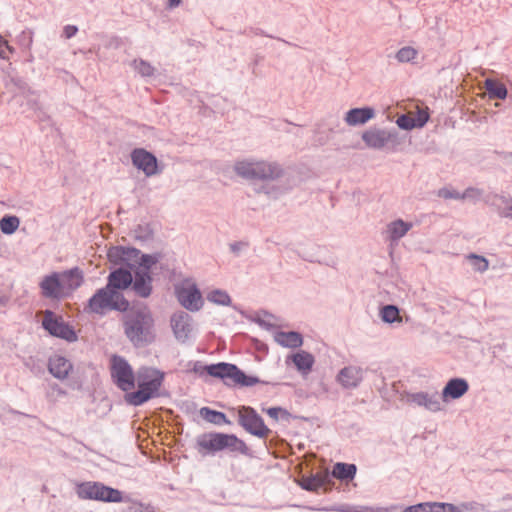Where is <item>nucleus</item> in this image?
Listing matches in <instances>:
<instances>
[{
    "label": "nucleus",
    "mask_w": 512,
    "mask_h": 512,
    "mask_svg": "<svg viewBox=\"0 0 512 512\" xmlns=\"http://www.w3.org/2000/svg\"><path fill=\"white\" fill-rule=\"evenodd\" d=\"M176 296L180 304L188 310L196 311L202 306L201 293L190 280H184L176 287Z\"/></svg>",
    "instance_id": "9b49d317"
},
{
    "label": "nucleus",
    "mask_w": 512,
    "mask_h": 512,
    "mask_svg": "<svg viewBox=\"0 0 512 512\" xmlns=\"http://www.w3.org/2000/svg\"><path fill=\"white\" fill-rule=\"evenodd\" d=\"M43 327L53 336L63 338L68 341L76 340V334L61 317H56L51 311H45Z\"/></svg>",
    "instance_id": "f8f14e48"
},
{
    "label": "nucleus",
    "mask_w": 512,
    "mask_h": 512,
    "mask_svg": "<svg viewBox=\"0 0 512 512\" xmlns=\"http://www.w3.org/2000/svg\"><path fill=\"white\" fill-rule=\"evenodd\" d=\"M484 87L487 90L489 97L492 99H505L507 97V88L504 84L493 80L486 79L484 82Z\"/></svg>",
    "instance_id": "393cba45"
},
{
    "label": "nucleus",
    "mask_w": 512,
    "mask_h": 512,
    "mask_svg": "<svg viewBox=\"0 0 512 512\" xmlns=\"http://www.w3.org/2000/svg\"><path fill=\"white\" fill-rule=\"evenodd\" d=\"M151 278L149 274L147 276L141 272H135L134 289L135 291L143 296L147 297L151 292L150 286Z\"/></svg>",
    "instance_id": "c85d7f7f"
},
{
    "label": "nucleus",
    "mask_w": 512,
    "mask_h": 512,
    "mask_svg": "<svg viewBox=\"0 0 512 512\" xmlns=\"http://www.w3.org/2000/svg\"><path fill=\"white\" fill-rule=\"evenodd\" d=\"M13 52V48L10 47L8 42L0 35V58L8 59L9 55Z\"/></svg>",
    "instance_id": "58836bf2"
},
{
    "label": "nucleus",
    "mask_w": 512,
    "mask_h": 512,
    "mask_svg": "<svg viewBox=\"0 0 512 512\" xmlns=\"http://www.w3.org/2000/svg\"><path fill=\"white\" fill-rule=\"evenodd\" d=\"M207 299L210 302H213L215 304H220V305H229V303H230L229 295L226 292L221 291V290H215V291L210 292L207 296Z\"/></svg>",
    "instance_id": "473e14b6"
},
{
    "label": "nucleus",
    "mask_w": 512,
    "mask_h": 512,
    "mask_svg": "<svg viewBox=\"0 0 512 512\" xmlns=\"http://www.w3.org/2000/svg\"><path fill=\"white\" fill-rule=\"evenodd\" d=\"M111 376L117 387L126 392L125 401L133 406L156 397L164 378L162 372L150 367L140 368L135 375L129 363L116 355L111 358Z\"/></svg>",
    "instance_id": "f257e3e1"
},
{
    "label": "nucleus",
    "mask_w": 512,
    "mask_h": 512,
    "mask_svg": "<svg viewBox=\"0 0 512 512\" xmlns=\"http://www.w3.org/2000/svg\"><path fill=\"white\" fill-rule=\"evenodd\" d=\"M469 259L473 261V266L477 271L484 272L488 269L489 264L484 257L471 254Z\"/></svg>",
    "instance_id": "c9c22d12"
},
{
    "label": "nucleus",
    "mask_w": 512,
    "mask_h": 512,
    "mask_svg": "<svg viewBox=\"0 0 512 512\" xmlns=\"http://www.w3.org/2000/svg\"><path fill=\"white\" fill-rule=\"evenodd\" d=\"M235 171L247 179H272L280 175L277 165L264 161H239L235 164Z\"/></svg>",
    "instance_id": "6e6552de"
},
{
    "label": "nucleus",
    "mask_w": 512,
    "mask_h": 512,
    "mask_svg": "<svg viewBox=\"0 0 512 512\" xmlns=\"http://www.w3.org/2000/svg\"><path fill=\"white\" fill-rule=\"evenodd\" d=\"M78 29L76 26L73 25H67L64 27V35L66 38H71L77 33Z\"/></svg>",
    "instance_id": "c03bdc74"
},
{
    "label": "nucleus",
    "mask_w": 512,
    "mask_h": 512,
    "mask_svg": "<svg viewBox=\"0 0 512 512\" xmlns=\"http://www.w3.org/2000/svg\"><path fill=\"white\" fill-rule=\"evenodd\" d=\"M288 360H291L296 369L303 375L309 374L315 363L314 356L304 350H300L297 353L290 355L287 361Z\"/></svg>",
    "instance_id": "dca6fc26"
},
{
    "label": "nucleus",
    "mask_w": 512,
    "mask_h": 512,
    "mask_svg": "<svg viewBox=\"0 0 512 512\" xmlns=\"http://www.w3.org/2000/svg\"><path fill=\"white\" fill-rule=\"evenodd\" d=\"M429 115L428 112L425 110H419L417 113V117L415 118L417 127H422L425 125V123L428 121Z\"/></svg>",
    "instance_id": "a19ab883"
},
{
    "label": "nucleus",
    "mask_w": 512,
    "mask_h": 512,
    "mask_svg": "<svg viewBox=\"0 0 512 512\" xmlns=\"http://www.w3.org/2000/svg\"><path fill=\"white\" fill-rule=\"evenodd\" d=\"M108 257L112 262L126 264L128 267L133 268L136 263L139 264V269L136 272H141L147 276L148 270L155 263L153 257L149 255H141L137 249L112 247L108 251Z\"/></svg>",
    "instance_id": "423d86ee"
},
{
    "label": "nucleus",
    "mask_w": 512,
    "mask_h": 512,
    "mask_svg": "<svg viewBox=\"0 0 512 512\" xmlns=\"http://www.w3.org/2000/svg\"><path fill=\"white\" fill-rule=\"evenodd\" d=\"M82 282V272L74 268L63 273H53L44 277L40 283V288L43 296L60 299L72 293Z\"/></svg>",
    "instance_id": "7ed1b4c3"
},
{
    "label": "nucleus",
    "mask_w": 512,
    "mask_h": 512,
    "mask_svg": "<svg viewBox=\"0 0 512 512\" xmlns=\"http://www.w3.org/2000/svg\"><path fill=\"white\" fill-rule=\"evenodd\" d=\"M362 139L368 147L380 149L388 143L390 134L384 130L371 129L362 134Z\"/></svg>",
    "instance_id": "f3484780"
},
{
    "label": "nucleus",
    "mask_w": 512,
    "mask_h": 512,
    "mask_svg": "<svg viewBox=\"0 0 512 512\" xmlns=\"http://www.w3.org/2000/svg\"><path fill=\"white\" fill-rule=\"evenodd\" d=\"M468 391V383L464 379H451L442 391L443 401L458 399Z\"/></svg>",
    "instance_id": "2eb2a0df"
},
{
    "label": "nucleus",
    "mask_w": 512,
    "mask_h": 512,
    "mask_svg": "<svg viewBox=\"0 0 512 512\" xmlns=\"http://www.w3.org/2000/svg\"><path fill=\"white\" fill-rule=\"evenodd\" d=\"M204 370L212 377L229 379L232 383L240 386H253L259 383V379L245 375L235 365L229 363H218L204 367Z\"/></svg>",
    "instance_id": "1a4fd4ad"
},
{
    "label": "nucleus",
    "mask_w": 512,
    "mask_h": 512,
    "mask_svg": "<svg viewBox=\"0 0 512 512\" xmlns=\"http://www.w3.org/2000/svg\"><path fill=\"white\" fill-rule=\"evenodd\" d=\"M266 413L273 419L277 420L280 415H285L286 411L279 407H271L266 410Z\"/></svg>",
    "instance_id": "79ce46f5"
},
{
    "label": "nucleus",
    "mask_w": 512,
    "mask_h": 512,
    "mask_svg": "<svg viewBox=\"0 0 512 512\" xmlns=\"http://www.w3.org/2000/svg\"><path fill=\"white\" fill-rule=\"evenodd\" d=\"M77 494L81 499L103 502L119 503L123 500L121 491L105 486L99 482H85L78 485Z\"/></svg>",
    "instance_id": "0eeeda50"
},
{
    "label": "nucleus",
    "mask_w": 512,
    "mask_h": 512,
    "mask_svg": "<svg viewBox=\"0 0 512 512\" xmlns=\"http://www.w3.org/2000/svg\"><path fill=\"white\" fill-rule=\"evenodd\" d=\"M182 0H169V7L173 8L178 6Z\"/></svg>",
    "instance_id": "a18cd8bd"
},
{
    "label": "nucleus",
    "mask_w": 512,
    "mask_h": 512,
    "mask_svg": "<svg viewBox=\"0 0 512 512\" xmlns=\"http://www.w3.org/2000/svg\"><path fill=\"white\" fill-rule=\"evenodd\" d=\"M135 68L143 76H151L154 72V68L144 61L135 62Z\"/></svg>",
    "instance_id": "4c0bfd02"
},
{
    "label": "nucleus",
    "mask_w": 512,
    "mask_h": 512,
    "mask_svg": "<svg viewBox=\"0 0 512 512\" xmlns=\"http://www.w3.org/2000/svg\"><path fill=\"white\" fill-rule=\"evenodd\" d=\"M381 318L384 322L393 323L401 322L402 319L399 314V309L394 305H386L381 309Z\"/></svg>",
    "instance_id": "7c9ffc66"
},
{
    "label": "nucleus",
    "mask_w": 512,
    "mask_h": 512,
    "mask_svg": "<svg viewBox=\"0 0 512 512\" xmlns=\"http://www.w3.org/2000/svg\"><path fill=\"white\" fill-rule=\"evenodd\" d=\"M129 303L123 295L110 287L99 289L89 300L90 312L103 314L107 310L126 311Z\"/></svg>",
    "instance_id": "39448f33"
},
{
    "label": "nucleus",
    "mask_w": 512,
    "mask_h": 512,
    "mask_svg": "<svg viewBox=\"0 0 512 512\" xmlns=\"http://www.w3.org/2000/svg\"><path fill=\"white\" fill-rule=\"evenodd\" d=\"M125 334L135 345L152 338L153 319L146 307L132 309L124 317Z\"/></svg>",
    "instance_id": "20e7f679"
},
{
    "label": "nucleus",
    "mask_w": 512,
    "mask_h": 512,
    "mask_svg": "<svg viewBox=\"0 0 512 512\" xmlns=\"http://www.w3.org/2000/svg\"><path fill=\"white\" fill-rule=\"evenodd\" d=\"M131 159L134 166L142 170L146 176L155 175L158 171L157 159L144 149H135L131 154Z\"/></svg>",
    "instance_id": "ddd939ff"
},
{
    "label": "nucleus",
    "mask_w": 512,
    "mask_h": 512,
    "mask_svg": "<svg viewBox=\"0 0 512 512\" xmlns=\"http://www.w3.org/2000/svg\"><path fill=\"white\" fill-rule=\"evenodd\" d=\"M201 416L207 421L221 425V424H230V421L227 419L226 415L222 412L211 410L208 407H203L200 410Z\"/></svg>",
    "instance_id": "c756f323"
},
{
    "label": "nucleus",
    "mask_w": 512,
    "mask_h": 512,
    "mask_svg": "<svg viewBox=\"0 0 512 512\" xmlns=\"http://www.w3.org/2000/svg\"><path fill=\"white\" fill-rule=\"evenodd\" d=\"M471 192H473V190H467L465 193L460 194L457 191H450L447 188H443L439 190L438 195L444 199H464L466 197H469Z\"/></svg>",
    "instance_id": "f704fd0d"
},
{
    "label": "nucleus",
    "mask_w": 512,
    "mask_h": 512,
    "mask_svg": "<svg viewBox=\"0 0 512 512\" xmlns=\"http://www.w3.org/2000/svg\"><path fill=\"white\" fill-rule=\"evenodd\" d=\"M356 466L354 464L336 463L333 466V477L340 480H352L356 474Z\"/></svg>",
    "instance_id": "bb28decb"
},
{
    "label": "nucleus",
    "mask_w": 512,
    "mask_h": 512,
    "mask_svg": "<svg viewBox=\"0 0 512 512\" xmlns=\"http://www.w3.org/2000/svg\"><path fill=\"white\" fill-rule=\"evenodd\" d=\"M361 380L362 371L357 367H345L340 371L338 375V381L344 387H355Z\"/></svg>",
    "instance_id": "aec40b11"
},
{
    "label": "nucleus",
    "mask_w": 512,
    "mask_h": 512,
    "mask_svg": "<svg viewBox=\"0 0 512 512\" xmlns=\"http://www.w3.org/2000/svg\"><path fill=\"white\" fill-rule=\"evenodd\" d=\"M20 221L16 216H5L0 220V229L5 234L14 233L19 227Z\"/></svg>",
    "instance_id": "2f4dec72"
},
{
    "label": "nucleus",
    "mask_w": 512,
    "mask_h": 512,
    "mask_svg": "<svg viewBox=\"0 0 512 512\" xmlns=\"http://www.w3.org/2000/svg\"><path fill=\"white\" fill-rule=\"evenodd\" d=\"M503 205H499L501 209V215L504 217L512 218V199L501 200Z\"/></svg>",
    "instance_id": "ea45409f"
},
{
    "label": "nucleus",
    "mask_w": 512,
    "mask_h": 512,
    "mask_svg": "<svg viewBox=\"0 0 512 512\" xmlns=\"http://www.w3.org/2000/svg\"><path fill=\"white\" fill-rule=\"evenodd\" d=\"M418 52L416 49L410 46H406L401 48L397 54L396 58L399 62H409L413 60L417 56Z\"/></svg>",
    "instance_id": "72a5a7b5"
},
{
    "label": "nucleus",
    "mask_w": 512,
    "mask_h": 512,
    "mask_svg": "<svg viewBox=\"0 0 512 512\" xmlns=\"http://www.w3.org/2000/svg\"><path fill=\"white\" fill-rule=\"evenodd\" d=\"M375 113L372 108H354L346 113L345 121L350 126L364 124L374 117Z\"/></svg>",
    "instance_id": "a211bd4d"
},
{
    "label": "nucleus",
    "mask_w": 512,
    "mask_h": 512,
    "mask_svg": "<svg viewBox=\"0 0 512 512\" xmlns=\"http://www.w3.org/2000/svg\"><path fill=\"white\" fill-rule=\"evenodd\" d=\"M274 340L281 346L287 348H298L303 344L301 334L294 331L284 332L280 331L275 333Z\"/></svg>",
    "instance_id": "412c9836"
},
{
    "label": "nucleus",
    "mask_w": 512,
    "mask_h": 512,
    "mask_svg": "<svg viewBox=\"0 0 512 512\" xmlns=\"http://www.w3.org/2000/svg\"><path fill=\"white\" fill-rule=\"evenodd\" d=\"M171 324L175 335L178 338H184L189 332V316L185 313L174 314Z\"/></svg>",
    "instance_id": "b1692460"
},
{
    "label": "nucleus",
    "mask_w": 512,
    "mask_h": 512,
    "mask_svg": "<svg viewBox=\"0 0 512 512\" xmlns=\"http://www.w3.org/2000/svg\"><path fill=\"white\" fill-rule=\"evenodd\" d=\"M196 448L202 455L215 454L223 450L242 455L249 453V448L243 440L234 434L220 432H210L200 435L196 440Z\"/></svg>",
    "instance_id": "f03ea898"
},
{
    "label": "nucleus",
    "mask_w": 512,
    "mask_h": 512,
    "mask_svg": "<svg viewBox=\"0 0 512 512\" xmlns=\"http://www.w3.org/2000/svg\"><path fill=\"white\" fill-rule=\"evenodd\" d=\"M238 418L239 424L254 436L265 439L271 433L262 417L251 407L241 406L238 410Z\"/></svg>",
    "instance_id": "9d476101"
},
{
    "label": "nucleus",
    "mask_w": 512,
    "mask_h": 512,
    "mask_svg": "<svg viewBox=\"0 0 512 512\" xmlns=\"http://www.w3.org/2000/svg\"><path fill=\"white\" fill-rule=\"evenodd\" d=\"M48 367L50 373L59 379L66 378L72 369L71 363L59 355L50 358Z\"/></svg>",
    "instance_id": "6ab92c4d"
},
{
    "label": "nucleus",
    "mask_w": 512,
    "mask_h": 512,
    "mask_svg": "<svg viewBox=\"0 0 512 512\" xmlns=\"http://www.w3.org/2000/svg\"><path fill=\"white\" fill-rule=\"evenodd\" d=\"M132 283V275L129 271L118 269L109 276L107 287L112 289H125Z\"/></svg>",
    "instance_id": "4be33fe9"
},
{
    "label": "nucleus",
    "mask_w": 512,
    "mask_h": 512,
    "mask_svg": "<svg viewBox=\"0 0 512 512\" xmlns=\"http://www.w3.org/2000/svg\"><path fill=\"white\" fill-rule=\"evenodd\" d=\"M403 512H461V510L449 503L425 502L409 506Z\"/></svg>",
    "instance_id": "4468645a"
},
{
    "label": "nucleus",
    "mask_w": 512,
    "mask_h": 512,
    "mask_svg": "<svg viewBox=\"0 0 512 512\" xmlns=\"http://www.w3.org/2000/svg\"><path fill=\"white\" fill-rule=\"evenodd\" d=\"M412 228L411 223L399 219L391 222L387 227V232L391 240H398L403 237Z\"/></svg>",
    "instance_id": "a878e982"
},
{
    "label": "nucleus",
    "mask_w": 512,
    "mask_h": 512,
    "mask_svg": "<svg viewBox=\"0 0 512 512\" xmlns=\"http://www.w3.org/2000/svg\"><path fill=\"white\" fill-rule=\"evenodd\" d=\"M409 401L419 406H424L431 411H439L441 409L437 394L429 395L427 393H416L409 397Z\"/></svg>",
    "instance_id": "5701e85b"
},
{
    "label": "nucleus",
    "mask_w": 512,
    "mask_h": 512,
    "mask_svg": "<svg viewBox=\"0 0 512 512\" xmlns=\"http://www.w3.org/2000/svg\"><path fill=\"white\" fill-rule=\"evenodd\" d=\"M397 124L399 127L404 129H412L417 127L415 118L410 115H402L397 119Z\"/></svg>",
    "instance_id": "e433bc0d"
},
{
    "label": "nucleus",
    "mask_w": 512,
    "mask_h": 512,
    "mask_svg": "<svg viewBox=\"0 0 512 512\" xmlns=\"http://www.w3.org/2000/svg\"><path fill=\"white\" fill-rule=\"evenodd\" d=\"M327 477L326 473H317L311 477L303 478L301 486L308 491H317L325 485Z\"/></svg>",
    "instance_id": "cd10ccee"
},
{
    "label": "nucleus",
    "mask_w": 512,
    "mask_h": 512,
    "mask_svg": "<svg viewBox=\"0 0 512 512\" xmlns=\"http://www.w3.org/2000/svg\"><path fill=\"white\" fill-rule=\"evenodd\" d=\"M351 512H388L387 508L360 507Z\"/></svg>",
    "instance_id": "37998d69"
}]
</instances>
